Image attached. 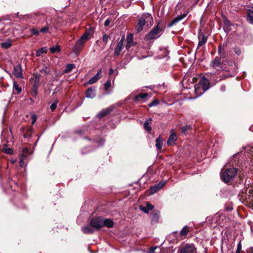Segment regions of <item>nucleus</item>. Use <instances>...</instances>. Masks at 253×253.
<instances>
[{"mask_svg": "<svg viewBox=\"0 0 253 253\" xmlns=\"http://www.w3.org/2000/svg\"><path fill=\"white\" fill-rule=\"evenodd\" d=\"M190 128L189 126H184L181 127V132H185L186 131L188 130Z\"/></svg>", "mask_w": 253, "mask_h": 253, "instance_id": "obj_50", "label": "nucleus"}, {"mask_svg": "<svg viewBox=\"0 0 253 253\" xmlns=\"http://www.w3.org/2000/svg\"><path fill=\"white\" fill-rule=\"evenodd\" d=\"M46 52L47 50L45 47H41L36 51V56L39 57L41 56L42 53H46Z\"/></svg>", "mask_w": 253, "mask_h": 253, "instance_id": "obj_29", "label": "nucleus"}, {"mask_svg": "<svg viewBox=\"0 0 253 253\" xmlns=\"http://www.w3.org/2000/svg\"><path fill=\"white\" fill-rule=\"evenodd\" d=\"M146 208L149 211H151L153 209L154 206L149 203H147L146 205Z\"/></svg>", "mask_w": 253, "mask_h": 253, "instance_id": "obj_51", "label": "nucleus"}, {"mask_svg": "<svg viewBox=\"0 0 253 253\" xmlns=\"http://www.w3.org/2000/svg\"><path fill=\"white\" fill-rule=\"evenodd\" d=\"M31 119H32V124L33 125L37 120V116L35 114H33L31 116Z\"/></svg>", "mask_w": 253, "mask_h": 253, "instance_id": "obj_54", "label": "nucleus"}, {"mask_svg": "<svg viewBox=\"0 0 253 253\" xmlns=\"http://www.w3.org/2000/svg\"><path fill=\"white\" fill-rule=\"evenodd\" d=\"M30 32H31V33L33 35H36V36H38V35H39V33H40V31H38V30H37L36 29H35V28H33V29H31Z\"/></svg>", "mask_w": 253, "mask_h": 253, "instance_id": "obj_44", "label": "nucleus"}, {"mask_svg": "<svg viewBox=\"0 0 253 253\" xmlns=\"http://www.w3.org/2000/svg\"><path fill=\"white\" fill-rule=\"evenodd\" d=\"M40 72L44 75H47L50 73V69L48 67L46 66L40 70Z\"/></svg>", "mask_w": 253, "mask_h": 253, "instance_id": "obj_35", "label": "nucleus"}, {"mask_svg": "<svg viewBox=\"0 0 253 253\" xmlns=\"http://www.w3.org/2000/svg\"><path fill=\"white\" fill-rule=\"evenodd\" d=\"M176 140V135L174 133H171L167 141V144L169 145H171L175 143Z\"/></svg>", "mask_w": 253, "mask_h": 253, "instance_id": "obj_19", "label": "nucleus"}, {"mask_svg": "<svg viewBox=\"0 0 253 253\" xmlns=\"http://www.w3.org/2000/svg\"><path fill=\"white\" fill-rule=\"evenodd\" d=\"M163 142V138L159 136L156 140V147L158 150H160L162 149Z\"/></svg>", "mask_w": 253, "mask_h": 253, "instance_id": "obj_21", "label": "nucleus"}, {"mask_svg": "<svg viewBox=\"0 0 253 253\" xmlns=\"http://www.w3.org/2000/svg\"><path fill=\"white\" fill-rule=\"evenodd\" d=\"M247 253H253V248H249L247 250Z\"/></svg>", "mask_w": 253, "mask_h": 253, "instance_id": "obj_57", "label": "nucleus"}, {"mask_svg": "<svg viewBox=\"0 0 253 253\" xmlns=\"http://www.w3.org/2000/svg\"><path fill=\"white\" fill-rule=\"evenodd\" d=\"M165 184V182L164 183H159L158 184L151 187L149 189V194H154L156 193L160 190H161L164 185Z\"/></svg>", "mask_w": 253, "mask_h": 253, "instance_id": "obj_12", "label": "nucleus"}, {"mask_svg": "<svg viewBox=\"0 0 253 253\" xmlns=\"http://www.w3.org/2000/svg\"><path fill=\"white\" fill-rule=\"evenodd\" d=\"M199 42L198 47H200L204 45L207 41L208 38L204 34L200 32L198 36Z\"/></svg>", "mask_w": 253, "mask_h": 253, "instance_id": "obj_15", "label": "nucleus"}, {"mask_svg": "<svg viewBox=\"0 0 253 253\" xmlns=\"http://www.w3.org/2000/svg\"><path fill=\"white\" fill-rule=\"evenodd\" d=\"M109 38V37L107 34H104L102 38L103 42L105 43H107Z\"/></svg>", "mask_w": 253, "mask_h": 253, "instance_id": "obj_48", "label": "nucleus"}, {"mask_svg": "<svg viewBox=\"0 0 253 253\" xmlns=\"http://www.w3.org/2000/svg\"><path fill=\"white\" fill-rule=\"evenodd\" d=\"M238 171V169L233 167L226 169L224 170H222L220 173L221 179L225 183L233 181Z\"/></svg>", "mask_w": 253, "mask_h": 253, "instance_id": "obj_2", "label": "nucleus"}, {"mask_svg": "<svg viewBox=\"0 0 253 253\" xmlns=\"http://www.w3.org/2000/svg\"><path fill=\"white\" fill-rule=\"evenodd\" d=\"M95 77L93 76L91 78H90V80L88 82V84H93L96 83L97 82V80Z\"/></svg>", "mask_w": 253, "mask_h": 253, "instance_id": "obj_45", "label": "nucleus"}, {"mask_svg": "<svg viewBox=\"0 0 253 253\" xmlns=\"http://www.w3.org/2000/svg\"><path fill=\"white\" fill-rule=\"evenodd\" d=\"M148 96V94L147 93H141L134 97V101H136L139 98L141 99H144Z\"/></svg>", "mask_w": 253, "mask_h": 253, "instance_id": "obj_27", "label": "nucleus"}, {"mask_svg": "<svg viewBox=\"0 0 253 253\" xmlns=\"http://www.w3.org/2000/svg\"><path fill=\"white\" fill-rule=\"evenodd\" d=\"M140 209L146 213H148L149 211L148 210V209H147L146 207H143L142 206H140Z\"/></svg>", "mask_w": 253, "mask_h": 253, "instance_id": "obj_49", "label": "nucleus"}, {"mask_svg": "<svg viewBox=\"0 0 253 253\" xmlns=\"http://www.w3.org/2000/svg\"><path fill=\"white\" fill-rule=\"evenodd\" d=\"M29 154L30 152L29 151L28 148L25 147L22 149V153L20 155V157L26 158L29 155Z\"/></svg>", "mask_w": 253, "mask_h": 253, "instance_id": "obj_26", "label": "nucleus"}, {"mask_svg": "<svg viewBox=\"0 0 253 253\" xmlns=\"http://www.w3.org/2000/svg\"><path fill=\"white\" fill-rule=\"evenodd\" d=\"M76 68V65L74 64H68L67 65L64 72L66 73H70L73 69Z\"/></svg>", "mask_w": 253, "mask_h": 253, "instance_id": "obj_24", "label": "nucleus"}, {"mask_svg": "<svg viewBox=\"0 0 253 253\" xmlns=\"http://www.w3.org/2000/svg\"><path fill=\"white\" fill-rule=\"evenodd\" d=\"M211 66L217 70H218V68H222L221 59L219 57H216L213 60L211 61Z\"/></svg>", "mask_w": 253, "mask_h": 253, "instance_id": "obj_9", "label": "nucleus"}, {"mask_svg": "<svg viewBox=\"0 0 253 253\" xmlns=\"http://www.w3.org/2000/svg\"><path fill=\"white\" fill-rule=\"evenodd\" d=\"M94 228L89 225H86L82 227V230L84 234H92L94 232Z\"/></svg>", "mask_w": 253, "mask_h": 253, "instance_id": "obj_17", "label": "nucleus"}, {"mask_svg": "<svg viewBox=\"0 0 253 253\" xmlns=\"http://www.w3.org/2000/svg\"><path fill=\"white\" fill-rule=\"evenodd\" d=\"M58 103V100L57 99L55 100L54 102L52 103L50 106V109L52 111H54L57 107V104Z\"/></svg>", "mask_w": 253, "mask_h": 253, "instance_id": "obj_39", "label": "nucleus"}, {"mask_svg": "<svg viewBox=\"0 0 253 253\" xmlns=\"http://www.w3.org/2000/svg\"><path fill=\"white\" fill-rule=\"evenodd\" d=\"M153 23V19L152 15L148 13H143L138 20L137 32H139L143 30L145 24H147V26H151Z\"/></svg>", "mask_w": 253, "mask_h": 253, "instance_id": "obj_3", "label": "nucleus"}, {"mask_svg": "<svg viewBox=\"0 0 253 253\" xmlns=\"http://www.w3.org/2000/svg\"><path fill=\"white\" fill-rule=\"evenodd\" d=\"M114 70L113 69L111 68V69L109 70V75H112V74L114 73Z\"/></svg>", "mask_w": 253, "mask_h": 253, "instance_id": "obj_59", "label": "nucleus"}, {"mask_svg": "<svg viewBox=\"0 0 253 253\" xmlns=\"http://www.w3.org/2000/svg\"><path fill=\"white\" fill-rule=\"evenodd\" d=\"M199 84L202 87L203 92H205L210 88V82L208 79L203 77L199 81Z\"/></svg>", "mask_w": 253, "mask_h": 253, "instance_id": "obj_8", "label": "nucleus"}, {"mask_svg": "<svg viewBox=\"0 0 253 253\" xmlns=\"http://www.w3.org/2000/svg\"><path fill=\"white\" fill-rule=\"evenodd\" d=\"M188 13V11H187L185 13H184L182 14H180L177 15L176 17H174L172 20L168 24V27H171L175 25H176L177 23L182 21L186 16L187 15Z\"/></svg>", "mask_w": 253, "mask_h": 253, "instance_id": "obj_7", "label": "nucleus"}, {"mask_svg": "<svg viewBox=\"0 0 253 253\" xmlns=\"http://www.w3.org/2000/svg\"><path fill=\"white\" fill-rule=\"evenodd\" d=\"M161 249L160 247H155L153 248H151L150 252V253H159L158 251H160Z\"/></svg>", "mask_w": 253, "mask_h": 253, "instance_id": "obj_40", "label": "nucleus"}, {"mask_svg": "<svg viewBox=\"0 0 253 253\" xmlns=\"http://www.w3.org/2000/svg\"><path fill=\"white\" fill-rule=\"evenodd\" d=\"M111 23V20L109 19H107L105 20L104 22V26L105 27L108 26Z\"/></svg>", "mask_w": 253, "mask_h": 253, "instance_id": "obj_56", "label": "nucleus"}, {"mask_svg": "<svg viewBox=\"0 0 253 253\" xmlns=\"http://www.w3.org/2000/svg\"><path fill=\"white\" fill-rule=\"evenodd\" d=\"M159 219V213L153 212L152 214L151 222L152 224L158 222Z\"/></svg>", "mask_w": 253, "mask_h": 253, "instance_id": "obj_22", "label": "nucleus"}, {"mask_svg": "<svg viewBox=\"0 0 253 253\" xmlns=\"http://www.w3.org/2000/svg\"><path fill=\"white\" fill-rule=\"evenodd\" d=\"M90 36H91V33H89L88 32H86L81 37V40H83L85 42L89 39Z\"/></svg>", "mask_w": 253, "mask_h": 253, "instance_id": "obj_31", "label": "nucleus"}, {"mask_svg": "<svg viewBox=\"0 0 253 253\" xmlns=\"http://www.w3.org/2000/svg\"><path fill=\"white\" fill-rule=\"evenodd\" d=\"M49 29V25L48 24H46V26L42 29H41L40 32L43 33H47Z\"/></svg>", "mask_w": 253, "mask_h": 253, "instance_id": "obj_38", "label": "nucleus"}, {"mask_svg": "<svg viewBox=\"0 0 253 253\" xmlns=\"http://www.w3.org/2000/svg\"><path fill=\"white\" fill-rule=\"evenodd\" d=\"M159 100L155 99L154 101H153L151 103H149L148 104V106L149 107H152L153 106L157 105L159 104Z\"/></svg>", "mask_w": 253, "mask_h": 253, "instance_id": "obj_42", "label": "nucleus"}, {"mask_svg": "<svg viewBox=\"0 0 253 253\" xmlns=\"http://www.w3.org/2000/svg\"><path fill=\"white\" fill-rule=\"evenodd\" d=\"M179 253H196V248L192 244H187L180 249Z\"/></svg>", "mask_w": 253, "mask_h": 253, "instance_id": "obj_6", "label": "nucleus"}, {"mask_svg": "<svg viewBox=\"0 0 253 253\" xmlns=\"http://www.w3.org/2000/svg\"><path fill=\"white\" fill-rule=\"evenodd\" d=\"M152 118H149L146 120L144 124V128L148 132H150L152 130V127L150 125L151 123Z\"/></svg>", "mask_w": 253, "mask_h": 253, "instance_id": "obj_20", "label": "nucleus"}, {"mask_svg": "<svg viewBox=\"0 0 253 253\" xmlns=\"http://www.w3.org/2000/svg\"><path fill=\"white\" fill-rule=\"evenodd\" d=\"M162 31V28L158 24L146 35L145 38L148 40L157 39L161 36Z\"/></svg>", "mask_w": 253, "mask_h": 253, "instance_id": "obj_5", "label": "nucleus"}, {"mask_svg": "<svg viewBox=\"0 0 253 253\" xmlns=\"http://www.w3.org/2000/svg\"><path fill=\"white\" fill-rule=\"evenodd\" d=\"M11 41L10 40H7L5 42H3L1 43V46L4 48H8L11 46Z\"/></svg>", "mask_w": 253, "mask_h": 253, "instance_id": "obj_28", "label": "nucleus"}, {"mask_svg": "<svg viewBox=\"0 0 253 253\" xmlns=\"http://www.w3.org/2000/svg\"><path fill=\"white\" fill-rule=\"evenodd\" d=\"M101 69H100L98 72L97 73H96V74L94 76V77H95V78H96V79L98 80V79H99L100 78H101V76H100V73H101Z\"/></svg>", "mask_w": 253, "mask_h": 253, "instance_id": "obj_55", "label": "nucleus"}, {"mask_svg": "<svg viewBox=\"0 0 253 253\" xmlns=\"http://www.w3.org/2000/svg\"><path fill=\"white\" fill-rule=\"evenodd\" d=\"M250 129L251 131H253V129H252V127H250Z\"/></svg>", "mask_w": 253, "mask_h": 253, "instance_id": "obj_61", "label": "nucleus"}, {"mask_svg": "<svg viewBox=\"0 0 253 253\" xmlns=\"http://www.w3.org/2000/svg\"><path fill=\"white\" fill-rule=\"evenodd\" d=\"M39 140V139L37 140V141L35 143V145L37 144L38 141Z\"/></svg>", "mask_w": 253, "mask_h": 253, "instance_id": "obj_62", "label": "nucleus"}, {"mask_svg": "<svg viewBox=\"0 0 253 253\" xmlns=\"http://www.w3.org/2000/svg\"><path fill=\"white\" fill-rule=\"evenodd\" d=\"M13 88L14 90H16L17 94H19L21 91V88L19 87L16 82H13Z\"/></svg>", "mask_w": 253, "mask_h": 253, "instance_id": "obj_37", "label": "nucleus"}, {"mask_svg": "<svg viewBox=\"0 0 253 253\" xmlns=\"http://www.w3.org/2000/svg\"><path fill=\"white\" fill-rule=\"evenodd\" d=\"M234 51L236 54H237V55H240L242 53L241 49L240 48V47L238 46H235L234 48Z\"/></svg>", "mask_w": 253, "mask_h": 253, "instance_id": "obj_41", "label": "nucleus"}, {"mask_svg": "<svg viewBox=\"0 0 253 253\" xmlns=\"http://www.w3.org/2000/svg\"><path fill=\"white\" fill-rule=\"evenodd\" d=\"M5 153L7 154H11L13 153V150L10 148H6L5 149Z\"/></svg>", "mask_w": 253, "mask_h": 253, "instance_id": "obj_53", "label": "nucleus"}, {"mask_svg": "<svg viewBox=\"0 0 253 253\" xmlns=\"http://www.w3.org/2000/svg\"><path fill=\"white\" fill-rule=\"evenodd\" d=\"M93 142H95L98 143V146H100L103 144L104 141L103 139L99 140H93Z\"/></svg>", "mask_w": 253, "mask_h": 253, "instance_id": "obj_47", "label": "nucleus"}, {"mask_svg": "<svg viewBox=\"0 0 253 253\" xmlns=\"http://www.w3.org/2000/svg\"><path fill=\"white\" fill-rule=\"evenodd\" d=\"M111 82L109 80H108L104 84V88L107 91L111 86Z\"/></svg>", "mask_w": 253, "mask_h": 253, "instance_id": "obj_43", "label": "nucleus"}, {"mask_svg": "<svg viewBox=\"0 0 253 253\" xmlns=\"http://www.w3.org/2000/svg\"><path fill=\"white\" fill-rule=\"evenodd\" d=\"M247 20L251 24L253 25V11L249 10L247 14Z\"/></svg>", "mask_w": 253, "mask_h": 253, "instance_id": "obj_23", "label": "nucleus"}, {"mask_svg": "<svg viewBox=\"0 0 253 253\" xmlns=\"http://www.w3.org/2000/svg\"><path fill=\"white\" fill-rule=\"evenodd\" d=\"M10 162L12 164H14L16 162V160H11Z\"/></svg>", "mask_w": 253, "mask_h": 253, "instance_id": "obj_60", "label": "nucleus"}, {"mask_svg": "<svg viewBox=\"0 0 253 253\" xmlns=\"http://www.w3.org/2000/svg\"><path fill=\"white\" fill-rule=\"evenodd\" d=\"M22 71V66L20 64H18L14 67L13 74L16 78H23Z\"/></svg>", "mask_w": 253, "mask_h": 253, "instance_id": "obj_11", "label": "nucleus"}, {"mask_svg": "<svg viewBox=\"0 0 253 253\" xmlns=\"http://www.w3.org/2000/svg\"><path fill=\"white\" fill-rule=\"evenodd\" d=\"M125 40L124 36H123L120 41L119 42L118 45L115 48L114 55L118 56L120 54L124 47V42Z\"/></svg>", "mask_w": 253, "mask_h": 253, "instance_id": "obj_10", "label": "nucleus"}, {"mask_svg": "<svg viewBox=\"0 0 253 253\" xmlns=\"http://www.w3.org/2000/svg\"><path fill=\"white\" fill-rule=\"evenodd\" d=\"M202 88H201L199 86H195V93L197 95V97H198V96H200V95H201L203 93H204L205 92H203V90H202Z\"/></svg>", "mask_w": 253, "mask_h": 253, "instance_id": "obj_33", "label": "nucleus"}, {"mask_svg": "<svg viewBox=\"0 0 253 253\" xmlns=\"http://www.w3.org/2000/svg\"><path fill=\"white\" fill-rule=\"evenodd\" d=\"M86 32H88L89 33H91V35H92V29L91 27H89Z\"/></svg>", "mask_w": 253, "mask_h": 253, "instance_id": "obj_58", "label": "nucleus"}, {"mask_svg": "<svg viewBox=\"0 0 253 253\" xmlns=\"http://www.w3.org/2000/svg\"><path fill=\"white\" fill-rule=\"evenodd\" d=\"M38 93V86L35 84L32 87L31 94L35 97H36Z\"/></svg>", "mask_w": 253, "mask_h": 253, "instance_id": "obj_34", "label": "nucleus"}, {"mask_svg": "<svg viewBox=\"0 0 253 253\" xmlns=\"http://www.w3.org/2000/svg\"><path fill=\"white\" fill-rule=\"evenodd\" d=\"M126 41L127 44L126 47V48H128L131 46V43L133 41V35L131 34H128L126 38Z\"/></svg>", "mask_w": 253, "mask_h": 253, "instance_id": "obj_25", "label": "nucleus"}, {"mask_svg": "<svg viewBox=\"0 0 253 253\" xmlns=\"http://www.w3.org/2000/svg\"><path fill=\"white\" fill-rule=\"evenodd\" d=\"M89 224L95 230H98L103 227H112L114 225V222L109 218L98 216L92 218L90 220Z\"/></svg>", "mask_w": 253, "mask_h": 253, "instance_id": "obj_1", "label": "nucleus"}, {"mask_svg": "<svg viewBox=\"0 0 253 253\" xmlns=\"http://www.w3.org/2000/svg\"><path fill=\"white\" fill-rule=\"evenodd\" d=\"M249 188L248 189H249ZM240 200L253 210V194L249 193V189L241 191L238 195Z\"/></svg>", "mask_w": 253, "mask_h": 253, "instance_id": "obj_4", "label": "nucleus"}, {"mask_svg": "<svg viewBox=\"0 0 253 253\" xmlns=\"http://www.w3.org/2000/svg\"><path fill=\"white\" fill-rule=\"evenodd\" d=\"M25 159V158H24L20 157L19 166L20 167H22L24 166Z\"/></svg>", "mask_w": 253, "mask_h": 253, "instance_id": "obj_52", "label": "nucleus"}, {"mask_svg": "<svg viewBox=\"0 0 253 253\" xmlns=\"http://www.w3.org/2000/svg\"><path fill=\"white\" fill-rule=\"evenodd\" d=\"M50 51L52 53H55L56 52H60V47L58 44L56 45L55 46H52L50 48Z\"/></svg>", "mask_w": 253, "mask_h": 253, "instance_id": "obj_32", "label": "nucleus"}, {"mask_svg": "<svg viewBox=\"0 0 253 253\" xmlns=\"http://www.w3.org/2000/svg\"><path fill=\"white\" fill-rule=\"evenodd\" d=\"M95 89L93 87L88 88L86 91V97L87 98H93L95 96Z\"/></svg>", "mask_w": 253, "mask_h": 253, "instance_id": "obj_18", "label": "nucleus"}, {"mask_svg": "<svg viewBox=\"0 0 253 253\" xmlns=\"http://www.w3.org/2000/svg\"><path fill=\"white\" fill-rule=\"evenodd\" d=\"M113 109V107H110L109 108H105L103 109L101 111H100L97 115V117L99 119L104 117V116L107 115L109 114Z\"/></svg>", "mask_w": 253, "mask_h": 253, "instance_id": "obj_14", "label": "nucleus"}, {"mask_svg": "<svg viewBox=\"0 0 253 253\" xmlns=\"http://www.w3.org/2000/svg\"><path fill=\"white\" fill-rule=\"evenodd\" d=\"M24 137H26V134H24Z\"/></svg>", "mask_w": 253, "mask_h": 253, "instance_id": "obj_63", "label": "nucleus"}, {"mask_svg": "<svg viewBox=\"0 0 253 253\" xmlns=\"http://www.w3.org/2000/svg\"><path fill=\"white\" fill-rule=\"evenodd\" d=\"M224 44H223V45H220L219 46L218 49V54L219 55H220L221 56H222V57H224V56H222V54H224Z\"/></svg>", "mask_w": 253, "mask_h": 253, "instance_id": "obj_36", "label": "nucleus"}, {"mask_svg": "<svg viewBox=\"0 0 253 253\" xmlns=\"http://www.w3.org/2000/svg\"><path fill=\"white\" fill-rule=\"evenodd\" d=\"M189 232L188 227L187 226H184L180 232V235L181 236H184L187 234Z\"/></svg>", "mask_w": 253, "mask_h": 253, "instance_id": "obj_30", "label": "nucleus"}, {"mask_svg": "<svg viewBox=\"0 0 253 253\" xmlns=\"http://www.w3.org/2000/svg\"><path fill=\"white\" fill-rule=\"evenodd\" d=\"M242 249L241 243L240 242L237 245L236 253H240Z\"/></svg>", "mask_w": 253, "mask_h": 253, "instance_id": "obj_46", "label": "nucleus"}, {"mask_svg": "<svg viewBox=\"0 0 253 253\" xmlns=\"http://www.w3.org/2000/svg\"><path fill=\"white\" fill-rule=\"evenodd\" d=\"M165 184V182L164 183H159L158 184L151 187L149 189V194H154L156 193L160 190H161L164 185Z\"/></svg>", "mask_w": 253, "mask_h": 253, "instance_id": "obj_13", "label": "nucleus"}, {"mask_svg": "<svg viewBox=\"0 0 253 253\" xmlns=\"http://www.w3.org/2000/svg\"><path fill=\"white\" fill-rule=\"evenodd\" d=\"M84 42H85L84 40H81V38H80V39L77 41L74 46V51L76 52H79Z\"/></svg>", "mask_w": 253, "mask_h": 253, "instance_id": "obj_16", "label": "nucleus"}]
</instances>
